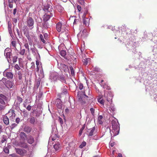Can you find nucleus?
<instances>
[{"mask_svg":"<svg viewBox=\"0 0 157 157\" xmlns=\"http://www.w3.org/2000/svg\"><path fill=\"white\" fill-rule=\"evenodd\" d=\"M104 97L106 98V99L108 102L110 104V105L109 107H108V104L105 103V105L106 106L107 109L108 110L107 108L109 109V110H110V113L112 112L113 113L115 111V108L113 105L111 104L112 102V97L111 96L110 94H108L106 96L105 94L104 95Z\"/></svg>","mask_w":157,"mask_h":157,"instance_id":"nucleus-1","label":"nucleus"},{"mask_svg":"<svg viewBox=\"0 0 157 157\" xmlns=\"http://www.w3.org/2000/svg\"><path fill=\"white\" fill-rule=\"evenodd\" d=\"M45 11L47 12L44 15V19L45 21H48L50 18L53 16V11L52 6H46L45 8Z\"/></svg>","mask_w":157,"mask_h":157,"instance_id":"nucleus-2","label":"nucleus"},{"mask_svg":"<svg viewBox=\"0 0 157 157\" xmlns=\"http://www.w3.org/2000/svg\"><path fill=\"white\" fill-rule=\"evenodd\" d=\"M112 127L113 130L111 131H110V132L111 136H112V132L113 133V136H114L117 135L119 133L118 126L117 123L114 121H112Z\"/></svg>","mask_w":157,"mask_h":157,"instance_id":"nucleus-3","label":"nucleus"},{"mask_svg":"<svg viewBox=\"0 0 157 157\" xmlns=\"http://www.w3.org/2000/svg\"><path fill=\"white\" fill-rule=\"evenodd\" d=\"M66 25H62L60 22H58L56 25V29L58 32L63 33L66 31Z\"/></svg>","mask_w":157,"mask_h":157,"instance_id":"nucleus-4","label":"nucleus"},{"mask_svg":"<svg viewBox=\"0 0 157 157\" xmlns=\"http://www.w3.org/2000/svg\"><path fill=\"white\" fill-rule=\"evenodd\" d=\"M27 25L30 28V29H32L33 28L34 21L31 17H28L26 21Z\"/></svg>","mask_w":157,"mask_h":157,"instance_id":"nucleus-5","label":"nucleus"},{"mask_svg":"<svg viewBox=\"0 0 157 157\" xmlns=\"http://www.w3.org/2000/svg\"><path fill=\"white\" fill-rule=\"evenodd\" d=\"M59 77V75L56 72H54L51 74L50 76V79L52 81H56Z\"/></svg>","mask_w":157,"mask_h":157,"instance_id":"nucleus-6","label":"nucleus"},{"mask_svg":"<svg viewBox=\"0 0 157 157\" xmlns=\"http://www.w3.org/2000/svg\"><path fill=\"white\" fill-rule=\"evenodd\" d=\"M65 47L63 44H61L58 47V49L60 51V55L63 57H64L66 55L65 50H63Z\"/></svg>","mask_w":157,"mask_h":157,"instance_id":"nucleus-7","label":"nucleus"},{"mask_svg":"<svg viewBox=\"0 0 157 157\" xmlns=\"http://www.w3.org/2000/svg\"><path fill=\"white\" fill-rule=\"evenodd\" d=\"M15 149L16 152L21 155H25L27 153V151L24 149L15 148Z\"/></svg>","mask_w":157,"mask_h":157,"instance_id":"nucleus-8","label":"nucleus"},{"mask_svg":"<svg viewBox=\"0 0 157 157\" xmlns=\"http://www.w3.org/2000/svg\"><path fill=\"white\" fill-rule=\"evenodd\" d=\"M6 116H8L11 120H14L15 117V114L14 111L13 110H10L6 114Z\"/></svg>","mask_w":157,"mask_h":157,"instance_id":"nucleus-9","label":"nucleus"},{"mask_svg":"<svg viewBox=\"0 0 157 157\" xmlns=\"http://www.w3.org/2000/svg\"><path fill=\"white\" fill-rule=\"evenodd\" d=\"M3 75L4 76L6 77L9 79H12L13 77L12 73L10 72H7L6 70L3 72Z\"/></svg>","mask_w":157,"mask_h":157,"instance_id":"nucleus-10","label":"nucleus"},{"mask_svg":"<svg viewBox=\"0 0 157 157\" xmlns=\"http://www.w3.org/2000/svg\"><path fill=\"white\" fill-rule=\"evenodd\" d=\"M95 128L94 127L91 128L87 130V135L89 136H91L94 135Z\"/></svg>","mask_w":157,"mask_h":157,"instance_id":"nucleus-11","label":"nucleus"},{"mask_svg":"<svg viewBox=\"0 0 157 157\" xmlns=\"http://www.w3.org/2000/svg\"><path fill=\"white\" fill-rule=\"evenodd\" d=\"M30 49L32 51V54L34 56L36 57L40 56L38 52L37 49L34 46H33V47L31 48Z\"/></svg>","mask_w":157,"mask_h":157,"instance_id":"nucleus-12","label":"nucleus"},{"mask_svg":"<svg viewBox=\"0 0 157 157\" xmlns=\"http://www.w3.org/2000/svg\"><path fill=\"white\" fill-rule=\"evenodd\" d=\"M7 100V98L2 94H0V103L3 105H5V101Z\"/></svg>","mask_w":157,"mask_h":157,"instance_id":"nucleus-13","label":"nucleus"},{"mask_svg":"<svg viewBox=\"0 0 157 157\" xmlns=\"http://www.w3.org/2000/svg\"><path fill=\"white\" fill-rule=\"evenodd\" d=\"M56 104L57 108L59 109H61L62 108V102L61 100L59 99H57L56 101Z\"/></svg>","mask_w":157,"mask_h":157,"instance_id":"nucleus-14","label":"nucleus"},{"mask_svg":"<svg viewBox=\"0 0 157 157\" xmlns=\"http://www.w3.org/2000/svg\"><path fill=\"white\" fill-rule=\"evenodd\" d=\"M53 148L55 150V151H59L60 148V145L58 142H57L53 146Z\"/></svg>","mask_w":157,"mask_h":157,"instance_id":"nucleus-15","label":"nucleus"},{"mask_svg":"<svg viewBox=\"0 0 157 157\" xmlns=\"http://www.w3.org/2000/svg\"><path fill=\"white\" fill-rule=\"evenodd\" d=\"M5 85L8 88H12L13 84L12 82L10 81H7L6 82Z\"/></svg>","mask_w":157,"mask_h":157,"instance_id":"nucleus-16","label":"nucleus"},{"mask_svg":"<svg viewBox=\"0 0 157 157\" xmlns=\"http://www.w3.org/2000/svg\"><path fill=\"white\" fill-rule=\"evenodd\" d=\"M60 68L65 72L68 71V67L64 64H60Z\"/></svg>","mask_w":157,"mask_h":157,"instance_id":"nucleus-17","label":"nucleus"},{"mask_svg":"<svg viewBox=\"0 0 157 157\" xmlns=\"http://www.w3.org/2000/svg\"><path fill=\"white\" fill-rule=\"evenodd\" d=\"M3 121L4 123L6 125H8L9 124V119L7 116H4L3 118Z\"/></svg>","mask_w":157,"mask_h":157,"instance_id":"nucleus-18","label":"nucleus"},{"mask_svg":"<svg viewBox=\"0 0 157 157\" xmlns=\"http://www.w3.org/2000/svg\"><path fill=\"white\" fill-rule=\"evenodd\" d=\"M58 80H59L62 82L65 83L66 82V81L65 78V77L63 75H59V77L58 78Z\"/></svg>","mask_w":157,"mask_h":157,"instance_id":"nucleus-19","label":"nucleus"},{"mask_svg":"<svg viewBox=\"0 0 157 157\" xmlns=\"http://www.w3.org/2000/svg\"><path fill=\"white\" fill-rule=\"evenodd\" d=\"M16 42L15 41L13 40L11 42V47H12V49H14L15 51H17L16 47Z\"/></svg>","mask_w":157,"mask_h":157,"instance_id":"nucleus-20","label":"nucleus"},{"mask_svg":"<svg viewBox=\"0 0 157 157\" xmlns=\"http://www.w3.org/2000/svg\"><path fill=\"white\" fill-rule=\"evenodd\" d=\"M90 19L89 18L83 19V23L86 26H88L89 24Z\"/></svg>","mask_w":157,"mask_h":157,"instance_id":"nucleus-21","label":"nucleus"},{"mask_svg":"<svg viewBox=\"0 0 157 157\" xmlns=\"http://www.w3.org/2000/svg\"><path fill=\"white\" fill-rule=\"evenodd\" d=\"M90 58H87L84 59L82 60L83 63L84 64L86 65H87L88 63H90Z\"/></svg>","mask_w":157,"mask_h":157,"instance_id":"nucleus-22","label":"nucleus"},{"mask_svg":"<svg viewBox=\"0 0 157 157\" xmlns=\"http://www.w3.org/2000/svg\"><path fill=\"white\" fill-rule=\"evenodd\" d=\"M34 142V139L33 137L30 136L28 139V142L30 144H33Z\"/></svg>","mask_w":157,"mask_h":157,"instance_id":"nucleus-23","label":"nucleus"},{"mask_svg":"<svg viewBox=\"0 0 157 157\" xmlns=\"http://www.w3.org/2000/svg\"><path fill=\"white\" fill-rule=\"evenodd\" d=\"M81 34L82 36L83 37H86L87 35V33L86 30H84L81 33Z\"/></svg>","mask_w":157,"mask_h":157,"instance_id":"nucleus-24","label":"nucleus"},{"mask_svg":"<svg viewBox=\"0 0 157 157\" xmlns=\"http://www.w3.org/2000/svg\"><path fill=\"white\" fill-rule=\"evenodd\" d=\"M36 119L34 117H32L30 118L29 122L32 124H34L36 121Z\"/></svg>","mask_w":157,"mask_h":157,"instance_id":"nucleus-25","label":"nucleus"},{"mask_svg":"<svg viewBox=\"0 0 157 157\" xmlns=\"http://www.w3.org/2000/svg\"><path fill=\"white\" fill-rule=\"evenodd\" d=\"M103 118V117L101 115H99L98 117V123L100 124H102V121H101L102 119Z\"/></svg>","mask_w":157,"mask_h":157,"instance_id":"nucleus-26","label":"nucleus"},{"mask_svg":"<svg viewBox=\"0 0 157 157\" xmlns=\"http://www.w3.org/2000/svg\"><path fill=\"white\" fill-rule=\"evenodd\" d=\"M40 78H38L35 84V86L37 88H38L40 83Z\"/></svg>","mask_w":157,"mask_h":157,"instance_id":"nucleus-27","label":"nucleus"},{"mask_svg":"<svg viewBox=\"0 0 157 157\" xmlns=\"http://www.w3.org/2000/svg\"><path fill=\"white\" fill-rule=\"evenodd\" d=\"M97 100L98 102L100 103L102 105H104V104L105 101L103 99L100 98H97Z\"/></svg>","mask_w":157,"mask_h":157,"instance_id":"nucleus-28","label":"nucleus"},{"mask_svg":"<svg viewBox=\"0 0 157 157\" xmlns=\"http://www.w3.org/2000/svg\"><path fill=\"white\" fill-rule=\"evenodd\" d=\"M25 49H21V48L20 51L19 53L21 55L23 56L25 54Z\"/></svg>","mask_w":157,"mask_h":157,"instance_id":"nucleus-29","label":"nucleus"},{"mask_svg":"<svg viewBox=\"0 0 157 157\" xmlns=\"http://www.w3.org/2000/svg\"><path fill=\"white\" fill-rule=\"evenodd\" d=\"M22 100L23 99L19 97H17V103L20 104L22 102Z\"/></svg>","mask_w":157,"mask_h":157,"instance_id":"nucleus-30","label":"nucleus"},{"mask_svg":"<svg viewBox=\"0 0 157 157\" xmlns=\"http://www.w3.org/2000/svg\"><path fill=\"white\" fill-rule=\"evenodd\" d=\"M40 39L41 40V41L42 42H43V43H44V44H45V42H46V41L45 40H44V37H43V36L42 35V34H40Z\"/></svg>","mask_w":157,"mask_h":157,"instance_id":"nucleus-31","label":"nucleus"},{"mask_svg":"<svg viewBox=\"0 0 157 157\" xmlns=\"http://www.w3.org/2000/svg\"><path fill=\"white\" fill-rule=\"evenodd\" d=\"M86 144V143L85 142L83 141L82 142L81 144L79 146V147L80 148H83L84 147H85Z\"/></svg>","mask_w":157,"mask_h":157,"instance_id":"nucleus-32","label":"nucleus"},{"mask_svg":"<svg viewBox=\"0 0 157 157\" xmlns=\"http://www.w3.org/2000/svg\"><path fill=\"white\" fill-rule=\"evenodd\" d=\"M57 9L58 11L60 12H62L64 10L63 8L61 6H58L57 7Z\"/></svg>","mask_w":157,"mask_h":157,"instance_id":"nucleus-33","label":"nucleus"},{"mask_svg":"<svg viewBox=\"0 0 157 157\" xmlns=\"http://www.w3.org/2000/svg\"><path fill=\"white\" fill-rule=\"evenodd\" d=\"M3 151H4V152L6 154H8L9 152V149L7 147L4 148L3 149Z\"/></svg>","mask_w":157,"mask_h":157,"instance_id":"nucleus-34","label":"nucleus"},{"mask_svg":"<svg viewBox=\"0 0 157 157\" xmlns=\"http://www.w3.org/2000/svg\"><path fill=\"white\" fill-rule=\"evenodd\" d=\"M7 138L6 136H3L2 137V139L1 140L2 143H3L6 140Z\"/></svg>","mask_w":157,"mask_h":157,"instance_id":"nucleus-35","label":"nucleus"},{"mask_svg":"<svg viewBox=\"0 0 157 157\" xmlns=\"http://www.w3.org/2000/svg\"><path fill=\"white\" fill-rule=\"evenodd\" d=\"M5 56H6V57L7 58H10V56H11V53H10V52H9V53H7L4 55Z\"/></svg>","mask_w":157,"mask_h":157,"instance_id":"nucleus-36","label":"nucleus"},{"mask_svg":"<svg viewBox=\"0 0 157 157\" xmlns=\"http://www.w3.org/2000/svg\"><path fill=\"white\" fill-rule=\"evenodd\" d=\"M25 130L28 132H29L31 130V128L30 127H27L25 128Z\"/></svg>","mask_w":157,"mask_h":157,"instance_id":"nucleus-37","label":"nucleus"},{"mask_svg":"<svg viewBox=\"0 0 157 157\" xmlns=\"http://www.w3.org/2000/svg\"><path fill=\"white\" fill-rule=\"evenodd\" d=\"M17 75L18 76V78L19 79H21L22 78V74L20 71H18L17 73Z\"/></svg>","mask_w":157,"mask_h":157,"instance_id":"nucleus-38","label":"nucleus"},{"mask_svg":"<svg viewBox=\"0 0 157 157\" xmlns=\"http://www.w3.org/2000/svg\"><path fill=\"white\" fill-rule=\"evenodd\" d=\"M17 59V56H15L13 58V63L16 62Z\"/></svg>","mask_w":157,"mask_h":157,"instance_id":"nucleus-39","label":"nucleus"},{"mask_svg":"<svg viewBox=\"0 0 157 157\" xmlns=\"http://www.w3.org/2000/svg\"><path fill=\"white\" fill-rule=\"evenodd\" d=\"M24 46L25 47V48L28 50L29 51V46L28 43H25V44L24 45Z\"/></svg>","mask_w":157,"mask_h":157,"instance_id":"nucleus-40","label":"nucleus"},{"mask_svg":"<svg viewBox=\"0 0 157 157\" xmlns=\"http://www.w3.org/2000/svg\"><path fill=\"white\" fill-rule=\"evenodd\" d=\"M10 49L9 48H7L5 49L4 51V55L6 54L7 53H9L10 52Z\"/></svg>","mask_w":157,"mask_h":157,"instance_id":"nucleus-41","label":"nucleus"},{"mask_svg":"<svg viewBox=\"0 0 157 157\" xmlns=\"http://www.w3.org/2000/svg\"><path fill=\"white\" fill-rule=\"evenodd\" d=\"M70 69L71 72V74L72 75H74V73L73 69L72 67V66L70 67Z\"/></svg>","mask_w":157,"mask_h":157,"instance_id":"nucleus-42","label":"nucleus"},{"mask_svg":"<svg viewBox=\"0 0 157 157\" xmlns=\"http://www.w3.org/2000/svg\"><path fill=\"white\" fill-rule=\"evenodd\" d=\"M83 85L82 83H79L78 85V87L80 90H82L83 88Z\"/></svg>","mask_w":157,"mask_h":157,"instance_id":"nucleus-43","label":"nucleus"},{"mask_svg":"<svg viewBox=\"0 0 157 157\" xmlns=\"http://www.w3.org/2000/svg\"><path fill=\"white\" fill-rule=\"evenodd\" d=\"M14 68L15 69H16L17 70H19L20 69V67L17 64L15 65L14 66Z\"/></svg>","mask_w":157,"mask_h":157,"instance_id":"nucleus-44","label":"nucleus"},{"mask_svg":"<svg viewBox=\"0 0 157 157\" xmlns=\"http://www.w3.org/2000/svg\"><path fill=\"white\" fill-rule=\"evenodd\" d=\"M24 34L25 36L29 34V31L28 30H26L24 31Z\"/></svg>","mask_w":157,"mask_h":157,"instance_id":"nucleus-45","label":"nucleus"},{"mask_svg":"<svg viewBox=\"0 0 157 157\" xmlns=\"http://www.w3.org/2000/svg\"><path fill=\"white\" fill-rule=\"evenodd\" d=\"M8 2H9V7L11 8H12L13 7V4L12 3V2H10L9 0Z\"/></svg>","mask_w":157,"mask_h":157,"instance_id":"nucleus-46","label":"nucleus"},{"mask_svg":"<svg viewBox=\"0 0 157 157\" xmlns=\"http://www.w3.org/2000/svg\"><path fill=\"white\" fill-rule=\"evenodd\" d=\"M90 110L92 115H94V109L93 108H91L90 109Z\"/></svg>","mask_w":157,"mask_h":157,"instance_id":"nucleus-47","label":"nucleus"},{"mask_svg":"<svg viewBox=\"0 0 157 157\" xmlns=\"http://www.w3.org/2000/svg\"><path fill=\"white\" fill-rule=\"evenodd\" d=\"M10 155L12 157H19L15 153L10 154Z\"/></svg>","mask_w":157,"mask_h":157,"instance_id":"nucleus-48","label":"nucleus"},{"mask_svg":"<svg viewBox=\"0 0 157 157\" xmlns=\"http://www.w3.org/2000/svg\"><path fill=\"white\" fill-rule=\"evenodd\" d=\"M17 125V124L15 123H13L12 124L11 126V128H13Z\"/></svg>","mask_w":157,"mask_h":157,"instance_id":"nucleus-49","label":"nucleus"},{"mask_svg":"<svg viewBox=\"0 0 157 157\" xmlns=\"http://www.w3.org/2000/svg\"><path fill=\"white\" fill-rule=\"evenodd\" d=\"M77 9L79 12L81 11L82 10V8L81 6L79 5H78L77 6Z\"/></svg>","mask_w":157,"mask_h":157,"instance_id":"nucleus-50","label":"nucleus"},{"mask_svg":"<svg viewBox=\"0 0 157 157\" xmlns=\"http://www.w3.org/2000/svg\"><path fill=\"white\" fill-rule=\"evenodd\" d=\"M103 81V80H101V82H100V84L101 85V86H103L104 88H106V86H104L102 83Z\"/></svg>","mask_w":157,"mask_h":157,"instance_id":"nucleus-51","label":"nucleus"},{"mask_svg":"<svg viewBox=\"0 0 157 157\" xmlns=\"http://www.w3.org/2000/svg\"><path fill=\"white\" fill-rule=\"evenodd\" d=\"M27 38L28 41H31V37L29 35H27V36H26Z\"/></svg>","mask_w":157,"mask_h":157,"instance_id":"nucleus-52","label":"nucleus"},{"mask_svg":"<svg viewBox=\"0 0 157 157\" xmlns=\"http://www.w3.org/2000/svg\"><path fill=\"white\" fill-rule=\"evenodd\" d=\"M26 108L28 110L30 111L31 109V106L29 105L26 107Z\"/></svg>","mask_w":157,"mask_h":157,"instance_id":"nucleus-53","label":"nucleus"},{"mask_svg":"<svg viewBox=\"0 0 157 157\" xmlns=\"http://www.w3.org/2000/svg\"><path fill=\"white\" fill-rule=\"evenodd\" d=\"M58 120L61 124H63V121L61 118L60 117H59Z\"/></svg>","mask_w":157,"mask_h":157,"instance_id":"nucleus-54","label":"nucleus"},{"mask_svg":"<svg viewBox=\"0 0 157 157\" xmlns=\"http://www.w3.org/2000/svg\"><path fill=\"white\" fill-rule=\"evenodd\" d=\"M5 107V106L0 105V110L4 109Z\"/></svg>","mask_w":157,"mask_h":157,"instance_id":"nucleus-55","label":"nucleus"},{"mask_svg":"<svg viewBox=\"0 0 157 157\" xmlns=\"http://www.w3.org/2000/svg\"><path fill=\"white\" fill-rule=\"evenodd\" d=\"M21 147L25 148H26L28 147V146L27 144H25L21 146Z\"/></svg>","mask_w":157,"mask_h":157,"instance_id":"nucleus-56","label":"nucleus"},{"mask_svg":"<svg viewBox=\"0 0 157 157\" xmlns=\"http://www.w3.org/2000/svg\"><path fill=\"white\" fill-rule=\"evenodd\" d=\"M20 119L19 118H17L16 119V123H17V124H18L20 121Z\"/></svg>","mask_w":157,"mask_h":157,"instance_id":"nucleus-57","label":"nucleus"},{"mask_svg":"<svg viewBox=\"0 0 157 157\" xmlns=\"http://www.w3.org/2000/svg\"><path fill=\"white\" fill-rule=\"evenodd\" d=\"M83 131L82 130H80H80L79 131V135L80 136L82 135V132H83Z\"/></svg>","mask_w":157,"mask_h":157,"instance_id":"nucleus-58","label":"nucleus"},{"mask_svg":"<svg viewBox=\"0 0 157 157\" xmlns=\"http://www.w3.org/2000/svg\"><path fill=\"white\" fill-rule=\"evenodd\" d=\"M8 30L9 32V33H10L12 32V30L11 28L9 27V26Z\"/></svg>","mask_w":157,"mask_h":157,"instance_id":"nucleus-59","label":"nucleus"},{"mask_svg":"<svg viewBox=\"0 0 157 157\" xmlns=\"http://www.w3.org/2000/svg\"><path fill=\"white\" fill-rule=\"evenodd\" d=\"M114 142L113 143H111L110 144V145L111 147H113L114 146Z\"/></svg>","mask_w":157,"mask_h":157,"instance_id":"nucleus-60","label":"nucleus"},{"mask_svg":"<svg viewBox=\"0 0 157 157\" xmlns=\"http://www.w3.org/2000/svg\"><path fill=\"white\" fill-rule=\"evenodd\" d=\"M103 97V96L101 95H99L97 98H100L101 99H102V98Z\"/></svg>","mask_w":157,"mask_h":157,"instance_id":"nucleus-61","label":"nucleus"},{"mask_svg":"<svg viewBox=\"0 0 157 157\" xmlns=\"http://www.w3.org/2000/svg\"><path fill=\"white\" fill-rule=\"evenodd\" d=\"M86 13H84L83 15V16H82V17L83 19H84V18H87L86 17Z\"/></svg>","mask_w":157,"mask_h":157,"instance_id":"nucleus-62","label":"nucleus"},{"mask_svg":"<svg viewBox=\"0 0 157 157\" xmlns=\"http://www.w3.org/2000/svg\"><path fill=\"white\" fill-rule=\"evenodd\" d=\"M85 125H83L82 128L80 129V130H82L83 131V130L85 128Z\"/></svg>","mask_w":157,"mask_h":157,"instance_id":"nucleus-63","label":"nucleus"},{"mask_svg":"<svg viewBox=\"0 0 157 157\" xmlns=\"http://www.w3.org/2000/svg\"><path fill=\"white\" fill-rule=\"evenodd\" d=\"M117 157H122V155L121 154L119 153L118 154V156Z\"/></svg>","mask_w":157,"mask_h":157,"instance_id":"nucleus-64","label":"nucleus"}]
</instances>
